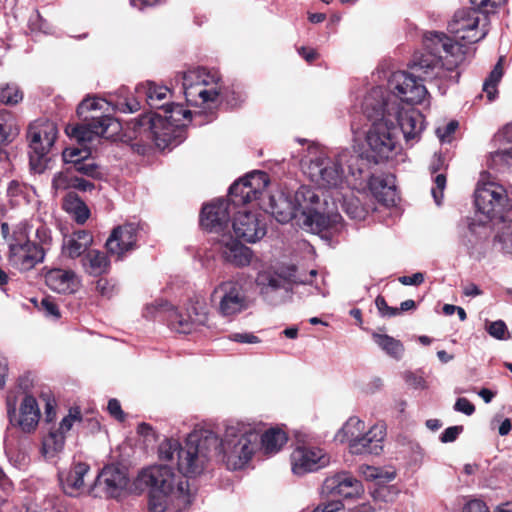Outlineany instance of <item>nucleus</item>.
<instances>
[{
	"instance_id": "8",
	"label": "nucleus",
	"mask_w": 512,
	"mask_h": 512,
	"mask_svg": "<svg viewBox=\"0 0 512 512\" xmlns=\"http://www.w3.org/2000/svg\"><path fill=\"white\" fill-rule=\"evenodd\" d=\"M422 52L415 54L412 60V64L410 68L417 73V76L408 71L398 70L392 72L387 80V90L381 87L385 92V98H391L392 102L395 100L396 103H406L407 105H415L421 103L428 94V91L423 84V81L426 79L423 77L422 73L417 71L414 67V61L417 56H420ZM429 82V80H427ZM430 83H434L442 93H445L446 88L452 83L447 84H439L435 81H430Z\"/></svg>"
},
{
	"instance_id": "28",
	"label": "nucleus",
	"mask_w": 512,
	"mask_h": 512,
	"mask_svg": "<svg viewBox=\"0 0 512 512\" xmlns=\"http://www.w3.org/2000/svg\"><path fill=\"white\" fill-rule=\"evenodd\" d=\"M97 484L103 487L108 497H118L128 484L126 473L113 465L103 468L97 477Z\"/></svg>"
},
{
	"instance_id": "14",
	"label": "nucleus",
	"mask_w": 512,
	"mask_h": 512,
	"mask_svg": "<svg viewBox=\"0 0 512 512\" xmlns=\"http://www.w3.org/2000/svg\"><path fill=\"white\" fill-rule=\"evenodd\" d=\"M258 272L255 277V284L260 294L268 301H274L276 294L283 292L285 295L292 290L294 283H305L296 277L294 266L280 268L278 270L272 267L261 268L260 261L257 263Z\"/></svg>"
},
{
	"instance_id": "34",
	"label": "nucleus",
	"mask_w": 512,
	"mask_h": 512,
	"mask_svg": "<svg viewBox=\"0 0 512 512\" xmlns=\"http://www.w3.org/2000/svg\"><path fill=\"white\" fill-rule=\"evenodd\" d=\"M287 440V435L282 429L270 428L260 434L259 449L266 455H273L282 449Z\"/></svg>"
},
{
	"instance_id": "23",
	"label": "nucleus",
	"mask_w": 512,
	"mask_h": 512,
	"mask_svg": "<svg viewBox=\"0 0 512 512\" xmlns=\"http://www.w3.org/2000/svg\"><path fill=\"white\" fill-rule=\"evenodd\" d=\"M362 491L361 482L346 472L327 477L322 485V494L327 496L353 498L360 495Z\"/></svg>"
},
{
	"instance_id": "57",
	"label": "nucleus",
	"mask_w": 512,
	"mask_h": 512,
	"mask_svg": "<svg viewBox=\"0 0 512 512\" xmlns=\"http://www.w3.org/2000/svg\"><path fill=\"white\" fill-rule=\"evenodd\" d=\"M36 238L39 242L37 243V245H40L41 247L45 248V246L49 245L52 240L50 229L47 228L45 225H40L36 229Z\"/></svg>"
},
{
	"instance_id": "63",
	"label": "nucleus",
	"mask_w": 512,
	"mask_h": 512,
	"mask_svg": "<svg viewBox=\"0 0 512 512\" xmlns=\"http://www.w3.org/2000/svg\"><path fill=\"white\" fill-rule=\"evenodd\" d=\"M107 409L111 416L119 421L124 420V412L121 409V405L117 399H110L108 402Z\"/></svg>"
},
{
	"instance_id": "59",
	"label": "nucleus",
	"mask_w": 512,
	"mask_h": 512,
	"mask_svg": "<svg viewBox=\"0 0 512 512\" xmlns=\"http://www.w3.org/2000/svg\"><path fill=\"white\" fill-rule=\"evenodd\" d=\"M343 508L340 500H332L318 505L313 512H339Z\"/></svg>"
},
{
	"instance_id": "19",
	"label": "nucleus",
	"mask_w": 512,
	"mask_h": 512,
	"mask_svg": "<svg viewBox=\"0 0 512 512\" xmlns=\"http://www.w3.org/2000/svg\"><path fill=\"white\" fill-rule=\"evenodd\" d=\"M329 456L319 447L297 446L290 455L293 474L301 476L329 464Z\"/></svg>"
},
{
	"instance_id": "6",
	"label": "nucleus",
	"mask_w": 512,
	"mask_h": 512,
	"mask_svg": "<svg viewBox=\"0 0 512 512\" xmlns=\"http://www.w3.org/2000/svg\"><path fill=\"white\" fill-rule=\"evenodd\" d=\"M363 158L354 156L348 149H343L335 157L319 153L305 160L302 164L305 175L320 188L343 189L355 186L345 173L343 164L348 165L349 173L357 180L363 172Z\"/></svg>"
},
{
	"instance_id": "26",
	"label": "nucleus",
	"mask_w": 512,
	"mask_h": 512,
	"mask_svg": "<svg viewBox=\"0 0 512 512\" xmlns=\"http://www.w3.org/2000/svg\"><path fill=\"white\" fill-rule=\"evenodd\" d=\"M228 202L218 199L202 208L201 225L210 231L219 232L229 221Z\"/></svg>"
},
{
	"instance_id": "29",
	"label": "nucleus",
	"mask_w": 512,
	"mask_h": 512,
	"mask_svg": "<svg viewBox=\"0 0 512 512\" xmlns=\"http://www.w3.org/2000/svg\"><path fill=\"white\" fill-rule=\"evenodd\" d=\"M89 465L83 462L73 463L67 471H59V481L63 491L70 496H77L84 490V476L89 472Z\"/></svg>"
},
{
	"instance_id": "49",
	"label": "nucleus",
	"mask_w": 512,
	"mask_h": 512,
	"mask_svg": "<svg viewBox=\"0 0 512 512\" xmlns=\"http://www.w3.org/2000/svg\"><path fill=\"white\" fill-rule=\"evenodd\" d=\"M82 420L81 411L79 408H71L68 414L61 420L58 427L55 430L61 431L66 436V433L71 430L75 423H79Z\"/></svg>"
},
{
	"instance_id": "30",
	"label": "nucleus",
	"mask_w": 512,
	"mask_h": 512,
	"mask_svg": "<svg viewBox=\"0 0 512 512\" xmlns=\"http://www.w3.org/2000/svg\"><path fill=\"white\" fill-rule=\"evenodd\" d=\"M139 97L144 96L147 104L152 109L162 110L165 108L166 101L170 97V89L163 85H158L152 81L140 83L135 88Z\"/></svg>"
},
{
	"instance_id": "50",
	"label": "nucleus",
	"mask_w": 512,
	"mask_h": 512,
	"mask_svg": "<svg viewBox=\"0 0 512 512\" xmlns=\"http://www.w3.org/2000/svg\"><path fill=\"white\" fill-rule=\"evenodd\" d=\"M494 245L503 253L512 256V228L508 227L495 236Z\"/></svg>"
},
{
	"instance_id": "17",
	"label": "nucleus",
	"mask_w": 512,
	"mask_h": 512,
	"mask_svg": "<svg viewBox=\"0 0 512 512\" xmlns=\"http://www.w3.org/2000/svg\"><path fill=\"white\" fill-rule=\"evenodd\" d=\"M120 129L119 122L109 116L92 117L91 121L81 125L67 126L66 134L79 143H89L98 137L110 138Z\"/></svg>"
},
{
	"instance_id": "60",
	"label": "nucleus",
	"mask_w": 512,
	"mask_h": 512,
	"mask_svg": "<svg viewBox=\"0 0 512 512\" xmlns=\"http://www.w3.org/2000/svg\"><path fill=\"white\" fill-rule=\"evenodd\" d=\"M375 304L382 316L391 317V316H395L396 314H398V309L389 307L388 304L386 303L385 299L381 296H378L376 298Z\"/></svg>"
},
{
	"instance_id": "4",
	"label": "nucleus",
	"mask_w": 512,
	"mask_h": 512,
	"mask_svg": "<svg viewBox=\"0 0 512 512\" xmlns=\"http://www.w3.org/2000/svg\"><path fill=\"white\" fill-rule=\"evenodd\" d=\"M161 442L160 444H162ZM160 446L158 448L159 459L166 461L167 464H156L142 469L137 478V486L150 488L148 510L149 512H165L170 503L176 499L182 506L191 503V492L189 482L178 466V455L174 453L173 459H162L160 456Z\"/></svg>"
},
{
	"instance_id": "53",
	"label": "nucleus",
	"mask_w": 512,
	"mask_h": 512,
	"mask_svg": "<svg viewBox=\"0 0 512 512\" xmlns=\"http://www.w3.org/2000/svg\"><path fill=\"white\" fill-rule=\"evenodd\" d=\"M487 332L490 336L502 340L505 339L507 332V326L502 320L491 322L486 327Z\"/></svg>"
},
{
	"instance_id": "32",
	"label": "nucleus",
	"mask_w": 512,
	"mask_h": 512,
	"mask_svg": "<svg viewBox=\"0 0 512 512\" xmlns=\"http://www.w3.org/2000/svg\"><path fill=\"white\" fill-rule=\"evenodd\" d=\"M66 436L59 430H55V426L49 428L47 434L42 437L41 455L48 461H54L63 451Z\"/></svg>"
},
{
	"instance_id": "38",
	"label": "nucleus",
	"mask_w": 512,
	"mask_h": 512,
	"mask_svg": "<svg viewBox=\"0 0 512 512\" xmlns=\"http://www.w3.org/2000/svg\"><path fill=\"white\" fill-rule=\"evenodd\" d=\"M63 208L78 224H84L90 216L87 205L74 193H69L64 198Z\"/></svg>"
},
{
	"instance_id": "48",
	"label": "nucleus",
	"mask_w": 512,
	"mask_h": 512,
	"mask_svg": "<svg viewBox=\"0 0 512 512\" xmlns=\"http://www.w3.org/2000/svg\"><path fill=\"white\" fill-rule=\"evenodd\" d=\"M90 156V150L87 148L68 147L62 152V157L65 163L75 166L81 160H85Z\"/></svg>"
},
{
	"instance_id": "9",
	"label": "nucleus",
	"mask_w": 512,
	"mask_h": 512,
	"mask_svg": "<svg viewBox=\"0 0 512 512\" xmlns=\"http://www.w3.org/2000/svg\"><path fill=\"white\" fill-rule=\"evenodd\" d=\"M31 226L22 221L13 227V237L9 239L8 261L17 270L26 272L44 261V247L30 240Z\"/></svg>"
},
{
	"instance_id": "44",
	"label": "nucleus",
	"mask_w": 512,
	"mask_h": 512,
	"mask_svg": "<svg viewBox=\"0 0 512 512\" xmlns=\"http://www.w3.org/2000/svg\"><path fill=\"white\" fill-rule=\"evenodd\" d=\"M23 99V94L14 83L0 85V102L5 105H15Z\"/></svg>"
},
{
	"instance_id": "20",
	"label": "nucleus",
	"mask_w": 512,
	"mask_h": 512,
	"mask_svg": "<svg viewBox=\"0 0 512 512\" xmlns=\"http://www.w3.org/2000/svg\"><path fill=\"white\" fill-rule=\"evenodd\" d=\"M232 225L236 236L249 243L259 241L267 232L265 218L259 212L239 211Z\"/></svg>"
},
{
	"instance_id": "16",
	"label": "nucleus",
	"mask_w": 512,
	"mask_h": 512,
	"mask_svg": "<svg viewBox=\"0 0 512 512\" xmlns=\"http://www.w3.org/2000/svg\"><path fill=\"white\" fill-rule=\"evenodd\" d=\"M159 313L165 315L171 330L177 333H191L207 323L208 316L202 305L192 304L187 309H178L169 303L160 304Z\"/></svg>"
},
{
	"instance_id": "10",
	"label": "nucleus",
	"mask_w": 512,
	"mask_h": 512,
	"mask_svg": "<svg viewBox=\"0 0 512 512\" xmlns=\"http://www.w3.org/2000/svg\"><path fill=\"white\" fill-rule=\"evenodd\" d=\"M372 121V125L366 134V142L368 151L363 155V161L379 163L392 158L397 150V134L398 128L391 126L385 116L368 118ZM364 162H359V164ZM365 164H363V167Z\"/></svg>"
},
{
	"instance_id": "43",
	"label": "nucleus",
	"mask_w": 512,
	"mask_h": 512,
	"mask_svg": "<svg viewBox=\"0 0 512 512\" xmlns=\"http://www.w3.org/2000/svg\"><path fill=\"white\" fill-rule=\"evenodd\" d=\"M102 111L104 113L113 110L109 102L101 98H86L77 107V114L83 116L88 111Z\"/></svg>"
},
{
	"instance_id": "7",
	"label": "nucleus",
	"mask_w": 512,
	"mask_h": 512,
	"mask_svg": "<svg viewBox=\"0 0 512 512\" xmlns=\"http://www.w3.org/2000/svg\"><path fill=\"white\" fill-rule=\"evenodd\" d=\"M191 121V111L181 104L166 105L161 112L141 116L135 130L164 150L182 141L183 128Z\"/></svg>"
},
{
	"instance_id": "27",
	"label": "nucleus",
	"mask_w": 512,
	"mask_h": 512,
	"mask_svg": "<svg viewBox=\"0 0 512 512\" xmlns=\"http://www.w3.org/2000/svg\"><path fill=\"white\" fill-rule=\"evenodd\" d=\"M47 286L60 294L75 293L80 286V280L72 270L54 268L45 275Z\"/></svg>"
},
{
	"instance_id": "39",
	"label": "nucleus",
	"mask_w": 512,
	"mask_h": 512,
	"mask_svg": "<svg viewBox=\"0 0 512 512\" xmlns=\"http://www.w3.org/2000/svg\"><path fill=\"white\" fill-rule=\"evenodd\" d=\"M444 159L440 155H434L433 161L430 165L431 172L437 173L434 178L435 186L431 189V194L437 205H440L443 199V191L446 187V176L443 173H438L444 167Z\"/></svg>"
},
{
	"instance_id": "37",
	"label": "nucleus",
	"mask_w": 512,
	"mask_h": 512,
	"mask_svg": "<svg viewBox=\"0 0 512 512\" xmlns=\"http://www.w3.org/2000/svg\"><path fill=\"white\" fill-rule=\"evenodd\" d=\"M372 339L377 346L391 358L396 360L402 358L405 349L400 340L379 332H373Z\"/></svg>"
},
{
	"instance_id": "5",
	"label": "nucleus",
	"mask_w": 512,
	"mask_h": 512,
	"mask_svg": "<svg viewBox=\"0 0 512 512\" xmlns=\"http://www.w3.org/2000/svg\"><path fill=\"white\" fill-rule=\"evenodd\" d=\"M361 109L367 118L385 116L391 126L397 122L405 142L413 145L420 139L424 130V117L415 108L392 102L385 98L384 90L378 86L372 88L363 98Z\"/></svg>"
},
{
	"instance_id": "42",
	"label": "nucleus",
	"mask_w": 512,
	"mask_h": 512,
	"mask_svg": "<svg viewBox=\"0 0 512 512\" xmlns=\"http://www.w3.org/2000/svg\"><path fill=\"white\" fill-rule=\"evenodd\" d=\"M503 71L501 67V63L498 62L494 69L489 74L488 78L483 83V91L486 93L489 101H493L496 98L497 94V84L502 78Z\"/></svg>"
},
{
	"instance_id": "2",
	"label": "nucleus",
	"mask_w": 512,
	"mask_h": 512,
	"mask_svg": "<svg viewBox=\"0 0 512 512\" xmlns=\"http://www.w3.org/2000/svg\"><path fill=\"white\" fill-rule=\"evenodd\" d=\"M488 17L475 8L457 10L448 23L453 38L443 32H427L423 51L414 61V67L429 81L457 83L458 67L464 62L466 45L482 40L488 33Z\"/></svg>"
},
{
	"instance_id": "3",
	"label": "nucleus",
	"mask_w": 512,
	"mask_h": 512,
	"mask_svg": "<svg viewBox=\"0 0 512 512\" xmlns=\"http://www.w3.org/2000/svg\"><path fill=\"white\" fill-rule=\"evenodd\" d=\"M269 208L272 216L280 223H287L299 217L302 225L312 233H321L336 225L341 216L334 200L322 202L311 188L301 186L294 195L284 191L269 196Z\"/></svg>"
},
{
	"instance_id": "15",
	"label": "nucleus",
	"mask_w": 512,
	"mask_h": 512,
	"mask_svg": "<svg viewBox=\"0 0 512 512\" xmlns=\"http://www.w3.org/2000/svg\"><path fill=\"white\" fill-rule=\"evenodd\" d=\"M508 204L507 192L503 186L486 181V173L481 175L475 191L477 210L488 218H503V211Z\"/></svg>"
},
{
	"instance_id": "1",
	"label": "nucleus",
	"mask_w": 512,
	"mask_h": 512,
	"mask_svg": "<svg viewBox=\"0 0 512 512\" xmlns=\"http://www.w3.org/2000/svg\"><path fill=\"white\" fill-rule=\"evenodd\" d=\"M260 433L246 425L226 426L222 437L211 430L191 432L181 446L178 440L166 439L160 446L162 459L178 455V466L186 475H199L210 458L215 455L229 470H241L252 460L259 449Z\"/></svg>"
},
{
	"instance_id": "58",
	"label": "nucleus",
	"mask_w": 512,
	"mask_h": 512,
	"mask_svg": "<svg viewBox=\"0 0 512 512\" xmlns=\"http://www.w3.org/2000/svg\"><path fill=\"white\" fill-rule=\"evenodd\" d=\"M462 430V426H451L446 428L440 436L441 442L449 443L455 441L459 434L462 432Z\"/></svg>"
},
{
	"instance_id": "35",
	"label": "nucleus",
	"mask_w": 512,
	"mask_h": 512,
	"mask_svg": "<svg viewBox=\"0 0 512 512\" xmlns=\"http://www.w3.org/2000/svg\"><path fill=\"white\" fill-rule=\"evenodd\" d=\"M369 188L375 197L385 206L394 205L397 201V191L393 185L385 183L380 177H371L369 179Z\"/></svg>"
},
{
	"instance_id": "62",
	"label": "nucleus",
	"mask_w": 512,
	"mask_h": 512,
	"mask_svg": "<svg viewBox=\"0 0 512 512\" xmlns=\"http://www.w3.org/2000/svg\"><path fill=\"white\" fill-rule=\"evenodd\" d=\"M454 409L468 416L472 415L475 411L474 405L466 398H458L454 405Z\"/></svg>"
},
{
	"instance_id": "64",
	"label": "nucleus",
	"mask_w": 512,
	"mask_h": 512,
	"mask_svg": "<svg viewBox=\"0 0 512 512\" xmlns=\"http://www.w3.org/2000/svg\"><path fill=\"white\" fill-rule=\"evenodd\" d=\"M462 512H489V509L484 502L471 500L464 505Z\"/></svg>"
},
{
	"instance_id": "52",
	"label": "nucleus",
	"mask_w": 512,
	"mask_h": 512,
	"mask_svg": "<svg viewBox=\"0 0 512 512\" xmlns=\"http://www.w3.org/2000/svg\"><path fill=\"white\" fill-rule=\"evenodd\" d=\"M42 398L45 401V421L47 423H51L56 418V401L55 399L48 393H43Z\"/></svg>"
},
{
	"instance_id": "33",
	"label": "nucleus",
	"mask_w": 512,
	"mask_h": 512,
	"mask_svg": "<svg viewBox=\"0 0 512 512\" xmlns=\"http://www.w3.org/2000/svg\"><path fill=\"white\" fill-rule=\"evenodd\" d=\"M366 428L364 421L358 417H350L337 431L335 440L340 443H347L350 450V444L358 441Z\"/></svg>"
},
{
	"instance_id": "47",
	"label": "nucleus",
	"mask_w": 512,
	"mask_h": 512,
	"mask_svg": "<svg viewBox=\"0 0 512 512\" xmlns=\"http://www.w3.org/2000/svg\"><path fill=\"white\" fill-rule=\"evenodd\" d=\"M71 168L74 173L78 172L92 178H100L102 175L98 165L89 157L75 163V166Z\"/></svg>"
},
{
	"instance_id": "61",
	"label": "nucleus",
	"mask_w": 512,
	"mask_h": 512,
	"mask_svg": "<svg viewBox=\"0 0 512 512\" xmlns=\"http://www.w3.org/2000/svg\"><path fill=\"white\" fill-rule=\"evenodd\" d=\"M494 140L499 143H512V122L504 126L496 135Z\"/></svg>"
},
{
	"instance_id": "46",
	"label": "nucleus",
	"mask_w": 512,
	"mask_h": 512,
	"mask_svg": "<svg viewBox=\"0 0 512 512\" xmlns=\"http://www.w3.org/2000/svg\"><path fill=\"white\" fill-rule=\"evenodd\" d=\"M360 472L366 480H377L379 483L390 482L395 478L394 472L384 471L374 466H361Z\"/></svg>"
},
{
	"instance_id": "36",
	"label": "nucleus",
	"mask_w": 512,
	"mask_h": 512,
	"mask_svg": "<svg viewBox=\"0 0 512 512\" xmlns=\"http://www.w3.org/2000/svg\"><path fill=\"white\" fill-rule=\"evenodd\" d=\"M84 269L91 275L99 276L108 271L110 262L104 252L89 251L82 259Z\"/></svg>"
},
{
	"instance_id": "41",
	"label": "nucleus",
	"mask_w": 512,
	"mask_h": 512,
	"mask_svg": "<svg viewBox=\"0 0 512 512\" xmlns=\"http://www.w3.org/2000/svg\"><path fill=\"white\" fill-rule=\"evenodd\" d=\"M488 164L491 168L502 171L505 168H512V147L500 149L490 154Z\"/></svg>"
},
{
	"instance_id": "45",
	"label": "nucleus",
	"mask_w": 512,
	"mask_h": 512,
	"mask_svg": "<svg viewBox=\"0 0 512 512\" xmlns=\"http://www.w3.org/2000/svg\"><path fill=\"white\" fill-rule=\"evenodd\" d=\"M75 177L71 167L67 168L65 171L56 173L52 179V189L57 193L73 187Z\"/></svg>"
},
{
	"instance_id": "13",
	"label": "nucleus",
	"mask_w": 512,
	"mask_h": 512,
	"mask_svg": "<svg viewBox=\"0 0 512 512\" xmlns=\"http://www.w3.org/2000/svg\"><path fill=\"white\" fill-rule=\"evenodd\" d=\"M212 298L218 302V312L223 317L236 316L251 306V300L240 278L221 282L215 287Z\"/></svg>"
},
{
	"instance_id": "22",
	"label": "nucleus",
	"mask_w": 512,
	"mask_h": 512,
	"mask_svg": "<svg viewBox=\"0 0 512 512\" xmlns=\"http://www.w3.org/2000/svg\"><path fill=\"white\" fill-rule=\"evenodd\" d=\"M218 244L221 256L226 262L236 267H245L252 264L254 269H258L257 263L259 260H253L252 250L230 235H222L218 239Z\"/></svg>"
},
{
	"instance_id": "24",
	"label": "nucleus",
	"mask_w": 512,
	"mask_h": 512,
	"mask_svg": "<svg viewBox=\"0 0 512 512\" xmlns=\"http://www.w3.org/2000/svg\"><path fill=\"white\" fill-rule=\"evenodd\" d=\"M10 421L20 427L23 432H33L40 420V409L36 399L31 395H25L19 406V415L16 416L15 408H8Z\"/></svg>"
},
{
	"instance_id": "25",
	"label": "nucleus",
	"mask_w": 512,
	"mask_h": 512,
	"mask_svg": "<svg viewBox=\"0 0 512 512\" xmlns=\"http://www.w3.org/2000/svg\"><path fill=\"white\" fill-rule=\"evenodd\" d=\"M385 436L386 431L382 425L366 428L360 439L350 444L349 452L354 455H379L383 450Z\"/></svg>"
},
{
	"instance_id": "12",
	"label": "nucleus",
	"mask_w": 512,
	"mask_h": 512,
	"mask_svg": "<svg viewBox=\"0 0 512 512\" xmlns=\"http://www.w3.org/2000/svg\"><path fill=\"white\" fill-rule=\"evenodd\" d=\"M57 127L49 120H38L30 124L27 139L29 142L30 167L42 173L49 160L48 153L57 138Z\"/></svg>"
},
{
	"instance_id": "11",
	"label": "nucleus",
	"mask_w": 512,
	"mask_h": 512,
	"mask_svg": "<svg viewBox=\"0 0 512 512\" xmlns=\"http://www.w3.org/2000/svg\"><path fill=\"white\" fill-rule=\"evenodd\" d=\"M219 80L216 71L201 67L184 72L182 88L186 101L194 106L216 102L220 93Z\"/></svg>"
},
{
	"instance_id": "18",
	"label": "nucleus",
	"mask_w": 512,
	"mask_h": 512,
	"mask_svg": "<svg viewBox=\"0 0 512 512\" xmlns=\"http://www.w3.org/2000/svg\"><path fill=\"white\" fill-rule=\"evenodd\" d=\"M268 183L269 177L265 172L254 171L249 173L230 187V201L236 206L259 199L265 192Z\"/></svg>"
},
{
	"instance_id": "55",
	"label": "nucleus",
	"mask_w": 512,
	"mask_h": 512,
	"mask_svg": "<svg viewBox=\"0 0 512 512\" xmlns=\"http://www.w3.org/2000/svg\"><path fill=\"white\" fill-rule=\"evenodd\" d=\"M458 127L456 121H451L443 127L436 129V134L441 142H449L451 135L455 132Z\"/></svg>"
},
{
	"instance_id": "40",
	"label": "nucleus",
	"mask_w": 512,
	"mask_h": 512,
	"mask_svg": "<svg viewBox=\"0 0 512 512\" xmlns=\"http://www.w3.org/2000/svg\"><path fill=\"white\" fill-rule=\"evenodd\" d=\"M340 205L347 215L355 220H364L369 213V209L362 205L357 197L344 198Z\"/></svg>"
},
{
	"instance_id": "51",
	"label": "nucleus",
	"mask_w": 512,
	"mask_h": 512,
	"mask_svg": "<svg viewBox=\"0 0 512 512\" xmlns=\"http://www.w3.org/2000/svg\"><path fill=\"white\" fill-rule=\"evenodd\" d=\"M228 339L242 344H259L261 339L252 332H234L228 335Z\"/></svg>"
},
{
	"instance_id": "21",
	"label": "nucleus",
	"mask_w": 512,
	"mask_h": 512,
	"mask_svg": "<svg viewBox=\"0 0 512 512\" xmlns=\"http://www.w3.org/2000/svg\"><path fill=\"white\" fill-rule=\"evenodd\" d=\"M138 226L126 223L115 227L106 241V248L112 256L121 259L127 252L135 248Z\"/></svg>"
},
{
	"instance_id": "56",
	"label": "nucleus",
	"mask_w": 512,
	"mask_h": 512,
	"mask_svg": "<svg viewBox=\"0 0 512 512\" xmlns=\"http://www.w3.org/2000/svg\"><path fill=\"white\" fill-rule=\"evenodd\" d=\"M115 285L111 283L107 279H99L96 282V290L99 294H101L103 297L110 298L115 292Z\"/></svg>"
},
{
	"instance_id": "31",
	"label": "nucleus",
	"mask_w": 512,
	"mask_h": 512,
	"mask_svg": "<svg viewBox=\"0 0 512 512\" xmlns=\"http://www.w3.org/2000/svg\"><path fill=\"white\" fill-rule=\"evenodd\" d=\"M93 243V236L86 230H78L63 239V256L75 259L80 257Z\"/></svg>"
},
{
	"instance_id": "54",
	"label": "nucleus",
	"mask_w": 512,
	"mask_h": 512,
	"mask_svg": "<svg viewBox=\"0 0 512 512\" xmlns=\"http://www.w3.org/2000/svg\"><path fill=\"white\" fill-rule=\"evenodd\" d=\"M405 382L413 389L424 390L428 388L426 380L416 373L408 372L405 374Z\"/></svg>"
}]
</instances>
